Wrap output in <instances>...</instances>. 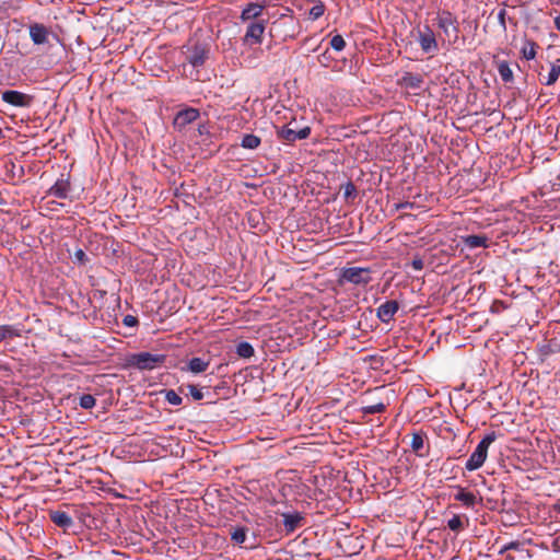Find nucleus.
Returning <instances> with one entry per match:
<instances>
[{
  "label": "nucleus",
  "instance_id": "1",
  "mask_svg": "<svg viewBox=\"0 0 560 560\" xmlns=\"http://www.w3.org/2000/svg\"><path fill=\"white\" fill-rule=\"evenodd\" d=\"M209 57V48L203 45L196 43L187 47L186 61L190 66V71L187 74L194 80H199V69L205 65Z\"/></svg>",
  "mask_w": 560,
  "mask_h": 560
},
{
  "label": "nucleus",
  "instance_id": "2",
  "mask_svg": "<svg viewBox=\"0 0 560 560\" xmlns=\"http://www.w3.org/2000/svg\"><path fill=\"white\" fill-rule=\"evenodd\" d=\"M494 432L487 434L477 445L466 462L465 468L468 471L479 469L486 462L489 446L495 441Z\"/></svg>",
  "mask_w": 560,
  "mask_h": 560
},
{
  "label": "nucleus",
  "instance_id": "3",
  "mask_svg": "<svg viewBox=\"0 0 560 560\" xmlns=\"http://www.w3.org/2000/svg\"><path fill=\"white\" fill-rule=\"evenodd\" d=\"M436 23L439 28L444 33L450 44H455L459 37V27L456 18L448 11L438 14Z\"/></svg>",
  "mask_w": 560,
  "mask_h": 560
},
{
  "label": "nucleus",
  "instance_id": "4",
  "mask_svg": "<svg viewBox=\"0 0 560 560\" xmlns=\"http://www.w3.org/2000/svg\"><path fill=\"white\" fill-rule=\"evenodd\" d=\"M165 360L164 354H153L150 352H140L133 354L131 364L140 370H153Z\"/></svg>",
  "mask_w": 560,
  "mask_h": 560
},
{
  "label": "nucleus",
  "instance_id": "5",
  "mask_svg": "<svg viewBox=\"0 0 560 560\" xmlns=\"http://www.w3.org/2000/svg\"><path fill=\"white\" fill-rule=\"evenodd\" d=\"M342 279L353 284H368L371 280V270L369 268L349 267L343 269Z\"/></svg>",
  "mask_w": 560,
  "mask_h": 560
},
{
  "label": "nucleus",
  "instance_id": "6",
  "mask_svg": "<svg viewBox=\"0 0 560 560\" xmlns=\"http://www.w3.org/2000/svg\"><path fill=\"white\" fill-rule=\"evenodd\" d=\"M310 133H311L310 127H304L300 130H295V129L290 128L289 126H283L277 130V137L288 143H293L296 140L306 139V138H308Z\"/></svg>",
  "mask_w": 560,
  "mask_h": 560
},
{
  "label": "nucleus",
  "instance_id": "7",
  "mask_svg": "<svg viewBox=\"0 0 560 560\" xmlns=\"http://www.w3.org/2000/svg\"><path fill=\"white\" fill-rule=\"evenodd\" d=\"M1 98L4 103L16 107H27L32 102V96L15 90L4 91Z\"/></svg>",
  "mask_w": 560,
  "mask_h": 560
},
{
  "label": "nucleus",
  "instance_id": "8",
  "mask_svg": "<svg viewBox=\"0 0 560 560\" xmlns=\"http://www.w3.org/2000/svg\"><path fill=\"white\" fill-rule=\"evenodd\" d=\"M264 32V22H252L247 26L243 40L248 45H259L262 42Z\"/></svg>",
  "mask_w": 560,
  "mask_h": 560
},
{
  "label": "nucleus",
  "instance_id": "9",
  "mask_svg": "<svg viewBox=\"0 0 560 560\" xmlns=\"http://www.w3.org/2000/svg\"><path fill=\"white\" fill-rule=\"evenodd\" d=\"M418 42L424 52H433L438 50L435 35L429 26H425L424 31L419 33Z\"/></svg>",
  "mask_w": 560,
  "mask_h": 560
},
{
  "label": "nucleus",
  "instance_id": "10",
  "mask_svg": "<svg viewBox=\"0 0 560 560\" xmlns=\"http://www.w3.org/2000/svg\"><path fill=\"white\" fill-rule=\"evenodd\" d=\"M399 305L396 301H386L377 307V318L383 323H389L397 313Z\"/></svg>",
  "mask_w": 560,
  "mask_h": 560
},
{
  "label": "nucleus",
  "instance_id": "11",
  "mask_svg": "<svg viewBox=\"0 0 560 560\" xmlns=\"http://www.w3.org/2000/svg\"><path fill=\"white\" fill-rule=\"evenodd\" d=\"M283 526L287 534H292L303 525L304 516L300 512L282 513Z\"/></svg>",
  "mask_w": 560,
  "mask_h": 560
},
{
  "label": "nucleus",
  "instance_id": "12",
  "mask_svg": "<svg viewBox=\"0 0 560 560\" xmlns=\"http://www.w3.org/2000/svg\"><path fill=\"white\" fill-rule=\"evenodd\" d=\"M199 117L198 109L195 108H186L177 113L174 124L175 126L183 128L186 125L195 121Z\"/></svg>",
  "mask_w": 560,
  "mask_h": 560
},
{
  "label": "nucleus",
  "instance_id": "13",
  "mask_svg": "<svg viewBox=\"0 0 560 560\" xmlns=\"http://www.w3.org/2000/svg\"><path fill=\"white\" fill-rule=\"evenodd\" d=\"M69 178L61 176L49 189V194L56 198L65 199L68 197L70 191Z\"/></svg>",
  "mask_w": 560,
  "mask_h": 560
},
{
  "label": "nucleus",
  "instance_id": "14",
  "mask_svg": "<svg viewBox=\"0 0 560 560\" xmlns=\"http://www.w3.org/2000/svg\"><path fill=\"white\" fill-rule=\"evenodd\" d=\"M30 36L34 44H45L48 39V30L43 24H33L30 26Z\"/></svg>",
  "mask_w": 560,
  "mask_h": 560
},
{
  "label": "nucleus",
  "instance_id": "15",
  "mask_svg": "<svg viewBox=\"0 0 560 560\" xmlns=\"http://www.w3.org/2000/svg\"><path fill=\"white\" fill-rule=\"evenodd\" d=\"M49 516H50V520L57 526H59L63 529H68L69 527H71L73 525V521H72L71 516L67 512L51 511Z\"/></svg>",
  "mask_w": 560,
  "mask_h": 560
},
{
  "label": "nucleus",
  "instance_id": "16",
  "mask_svg": "<svg viewBox=\"0 0 560 560\" xmlns=\"http://www.w3.org/2000/svg\"><path fill=\"white\" fill-rule=\"evenodd\" d=\"M264 9H265L264 4H260L257 2H252L242 11L241 19L243 21L256 19L262 13Z\"/></svg>",
  "mask_w": 560,
  "mask_h": 560
},
{
  "label": "nucleus",
  "instance_id": "17",
  "mask_svg": "<svg viewBox=\"0 0 560 560\" xmlns=\"http://www.w3.org/2000/svg\"><path fill=\"white\" fill-rule=\"evenodd\" d=\"M457 493L454 495L455 500L462 502L467 508H472L476 504V495L472 492L466 491L464 488L457 486Z\"/></svg>",
  "mask_w": 560,
  "mask_h": 560
},
{
  "label": "nucleus",
  "instance_id": "18",
  "mask_svg": "<svg viewBox=\"0 0 560 560\" xmlns=\"http://www.w3.org/2000/svg\"><path fill=\"white\" fill-rule=\"evenodd\" d=\"M463 243L469 248L487 247L488 237L483 235H468L463 237Z\"/></svg>",
  "mask_w": 560,
  "mask_h": 560
},
{
  "label": "nucleus",
  "instance_id": "19",
  "mask_svg": "<svg viewBox=\"0 0 560 560\" xmlns=\"http://www.w3.org/2000/svg\"><path fill=\"white\" fill-rule=\"evenodd\" d=\"M209 366V361L201 358H192L188 363V370L192 373H202Z\"/></svg>",
  "mask_w": 560,
  "mask_h": 560
},
{
  "label": "nucleus",
  "instance_id": "20",
  "mask_svg": "<svg viewBox=\"0 0 560 560\" xmlns=\"http://www.w3.org/2000/svg\"><path fill=\"white\" fill-rule=\"evenodd\" d=\"M498 72L503 82L509 83L513 81V71L506 61H501L498 65Z\"/></svg>",
  "mask_w": 560,
  "mask_h": 560
},
{
  "label": "nucleus",
  "instance_id": "21",
  "mask_svg": "<svg viewBox=\"0 0 560 560\" xmlns=\"http://www.w3.org/2000/svg\"><path fill=\"white\" fill-rule=\"evenodd\" d=\"M260 138L255 136V135H252V133H248V135H245L242 139V142H241V145L244 148V149H249V150H254V149H257L259 145H260Z\"/></svg>",
  "mask_w": 560,
  "mask_h": 560
},
{
  "label": "nucleus",
  "instance_id": "22",
  "mask_svg": "<svg viewBox=\"0 0 560 560\" xmlns=\"http://www.w3.org/2000/svg\"><path fill=\"white\" fill-rule=\"evenodd\" d=\"M423 445H424L423 434L420 432L413 433L412 439H411V444H410L412 451L415 453H417L419 456H424V454L421 453Z\"/></svg>",
  "mask_w": 560,
  "mask_h": 560
},
{
  "label": "nucleus",
  "instance_id": "23",
  "mask_svg": "<svg viewBox=\"0 0 560 560\" xmlns=\"http://www.w3.org/2000/svg\"><path fill=\"white\" fill-rule=\"evenodd\" d=\"M246 537H247V528L244 526L235 527L231 532V539L236 545H242L243 542H245Z\"/></svg>",
  "mask_w": 560,
  "mask_h": 560
},
{
  "label": "nucleus",
  "instance_id": "24",
  "mask_svg": "<svg viewBox=\"0 0 560 560\" xmlns=\"http://www.w3.org/2000/svg\"><path fill=\"white\" fill-rule=\"evenodd\" d=\"M254 348L247 341H242L236 346V353L238 357L248 359L254 355Z\"/></svg>",
  "mask_w": 560,
  "mask_h": 560
},
{
  "label": "nucleus",
  "instance_id": "25",
  "mask_svg": "<svg viewBox=\"0 0 560 560\" xmlns=\"http://www.w3.org/2000/svg\"><path fill=\"white\" fill-rule=\"evenodd\" d=\"M560 77V60H557L551 65L550 71L547 75L546 81L544 82L546 85H552L557 82Z\"/></svg>",
  "mask_w": 560,
  "mask_h": 560
},
{
  "label": "nucleus",
  "instance_id": "26",
  "mask_svg": "<svg viewBox=\"0 0 560 560\" xmlns=\"http://www.w3.org/2000/svg\"><path fill=\"white\" fill-rule=\"evenodd\" d=\"M402 82L405 83V85L407 88L419 89L421 86V84H422V79L418 74L406 73L402 77Z\"/></svg>",
  "mask_w": 560,
  "mask_h": 560
},
{
  "label": "nucleus",
  "instance_id": "27",
  "mask_svg": "<svg viewBox=\"0 0 560 560\" xmlns=\"http://www.w3.org/2000/svg\"><path fill=\"white\" fill-rule=\"evenodd\" d=\"M536 43L527 40L522 48V55L526 60H533L536 57Z\"/></svg>",
  "mask_w": 560,
  "mask_h": 560
},
{
  "label": "nucleus",
  "instance_id": "28",
  "mask_svg": "<svg viewBox=\"0 0 560 560\" xmlns=\"http://www.w3.org/2000/svg\"><path fill=\"white\" fill-rule=\"evenodd\" d=\"M18 336V331L13 326L1 325L0 326V342L7 338Z\"/></svg>",
  "mask_w": 560,
  "mask_h": 560
},
{
  "label": "nucleus",
  "instance_id": "29",
  "mask_svg": "<svg viewBox=\"0 0 560 560\" xmlns=\"http://www.w3.org/2000/svg\"><path fill=\"white\" fill-rule=\"evenodd\" d=\"M95 404L96 399L94 398V396L90 394H85L80 397L79 405L83 409H92L95 406Z\"/></svg>",
  "mask_w": 560,
  "mask_h": 560
},
{
  "label": "nucleus",
  "instance_id": "30",
  "mask_svg": "<svg viewBox=\"0 0 560 560\" xmlns=\"http://www.w3.org/2000/svg\"><path fill=\"white\" fill-rule=\"evenodd\" d=\"M325 12V5L322 2L316 3L310 9V18L315 21L319 19Z\"/></svg>",
  "mask_w": 560,
  "mask_h": 560
},
{
  "label": "nucleus",
  "instance_id": "31",
  "mask_svg": "<svg viewBox=\"0 0 560 560\" xmlns=\"http://www.w3.org/2000/svg\"><path fill=\"white\" fill-rule=\"evenodd\" d=\"M330 46L336 51H341L346 47V42L341 35L337 34L330 39Z\"/></svg>",
  "mask_w": 560,
  "mask_h": 560
},
{
  "label": "nucleus",
  "instance_id": "32",
  "mask_svg": "<svg viewBox=\"0 0 560 560\" xmlns=\"http://www.w3.org/2000/svg\"><path fill=\"white\" fill-rule=\"evenodd\" d=\"M165 399L168 404L173 405V406H178L182 404L183 399L182 397L174 390H167L165 393Z\"/></svg>",
  "mask_w": 560,
  "mask_h": 560
},
{
  "label": "nucleus",
  "instance_id": "33",
  "mask_svg": "<svg viewBox=\"0 0 560 560\" xmlns=\"http://www.w3.org/2000/svg\"><path fill=\"white\" fill-rule=\"evenodd\" d=\"M447 526L451 530L457 532L462 528L463 522L458 515H454L452 518L448 520Z\"/></svg>",
  "mask_w": 560,
  "mask_h": 560
},
{
  "label": "nucleus",
  "instance_id": "34",
  "mask_svg": "<svg viewBox=\"0 0 560 560\" xmlns=\"http://www.w3.org/2000/svg\"><path fill=\"white\" fill-rule=\"evenodd\" d=\"M343 196L346 198H353L357 196V188L353 183L348 182L343 187Z\"/></svg>",
  "mask_w": 560,
  "mask_h": 560
},
{
  "label": "nucleus",
  "instance_id": "35",
  "mask_svg": "<svg viewBox=\"0 0 560 560\" xmlns=\"http://www.w3.org/2000/svg\"><path fill=\"white\" fill-rule=\"evenodd\" d=\"M384 410H385L384 404H376V405L368 406L364 408V411L366 413H378V412H383Z\"/></svg>",
  "mask_w": 560,
  "mask_h": 560
},
{
  "label": "nucleus",
  "instance_id": "36",
  "mask_svg": "<svg viewBox=\"0 0 560 560\" xmlns=\"http://www.w3.org/2000/svg\"><path fill=\"white\" fill-rule=\"evenodd\" d=\"M511 549H514V550H520L521 549V542L520 541H510L505 545H503L500 549V553H504L506 552L508 550H511Z\"/></svg>",
  "mask_w": 560,
  "mask_h": 560
},
{
  "label": "nucleus",
  "instance_id": "37",
  "mask_svg": "<svg viewBox=\"0 0 560 560\" xmlns=\"http://www.w3.org/2000/svg\"><path fill=\"white\" fill-rule=\"evenodd\" d=\"M189 393L195 400H201L203 398L202 392L195 385H189Z\"/></svg>",
  "mask_w": 560,
  "mask_h": 560
},
{
  "label": "nucleus",
  "instance_id": "38",
  "mask_svg": "<svg viewBox=\"0 0 560 560\" xmlns=\"http://www.w3.org/2000/svg\"><path fill=\"white\" fill-rule=\"evenodd\" d=\"M122 323L127 327H135L138 324V319L132 315H126L122 319Z\"/></svg>",
  "mask_w": 560,
  "mask_h": 560
},
{
  "label": "nucleus",
  "instance_id": "39",
  "mask_svg": "<svg viewBox=\"0 0 560 560\" xmlns=\"http://www.w3.org/2000/svg\"><path fill=\"white\" fill-rule=\"evenodd\" d=\"M423 260L420 258V257H416L412 259L411 261V267L415 269V270H422L423 269Z\"/></svg>",
  "mask_w": 560,
  "mask_h": 560
},
{
  "label": "nucleus",
  "instance_id": "40",
  "mask_svg": "<svg viewBox=\"0 0 560 560\" xmlns=\"http://www.w3.org/2000/svg\"><path fill=\"white\" fill-rule=\"evenodd\" d=\"M74 257L75 259L80 262V264H84L85 261V253L82 250V249H78L75 253H74Z\"/></svg>",
  "mask_w": 560,
  "mask_h": 560
},
{
  "label": "nucleus",
  "instance_id": "41",
  "mask_svg": "<svg viewBox=\"0 0 560 560\" xmlns=\"http://www.w3.org/2000/svg\"><path fill=\"white\" fill-rule=\"evenodd\" d=\"M505 14H506L505 10H500L499 13H498V20H499V22H500V24L502 25L503 28L506 27V25H505Z\"/></svg>",
  "mask_w": 560,
  "mask_h": 560
},
{
  "label": "nucleus",
  "instance_id": "42",
  "mask_svg": "<svg viewBox=\"0 0 560 560\" xmlns=\"http://www.w3.org/2000/svg\"><path fill=\"white\" fill-rule=\"evenodd\" d=\"M407 208H412V203H410V202H402V203H398L397 205V209H407Z\"/></svg>",
  "mask_w": 560,
  "mask_h": 560
},
{
  "label": "nucleus",
  "instance_id": "43",
  "mask_svg": "<svg viewBox=\"0 0 560 560\" xmlns=\"http://www.w3.org/2000/svg\"><path fill=\"white\" fill-rule=\"evenodd\" d=\"M555 26L560 32V15L555 18Z\"/></svg>",
  "mask_w": 560,
  "mask_h": 560
},
{
  "label": "nucleus",
  "instance_id": "44",
  "mask_svg": "<svg viewBox=\"0 0 560 560\" xmlns=\"http://www.w3.org/2000/svg\"><path fill=\"white\" fill-rule=\"evenodd\" d=\"M552 509L555 512L560 513V500L553 504Z\"/></svg>",
  "mask_w": 560,
  "mask_h": 560
}]
</instances>
